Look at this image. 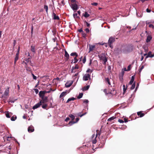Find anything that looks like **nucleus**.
<instances>
[{
  "mask_svg": "<svg viewBox=\"0 0 154 154\" xmlns=\"http://www.w3.org/2000/svg\"><path fill=\"white\" fill-rule=\"evenodd\" d=\"M133 45L132 44H129L125 46H123L122 53L124 54H127L132 51L133 50Z\"/></svg>",
  "mask_w": 154,
  "mask_h": 154,
  "instance_id": "1",
  "label": "nucleus"
},
{
  "mask_svg": "<svg viewBox=\"0 0 154 154\" xmlns=\"http://www.w3.org/2000/svg\"><path fill=\"white\" fill-rule=\"evenodd\" d=\"M115 41V38L113 37H111L108 40V44L109 46L111 48H113V46L112 45Z\"/></svg>",
  "mask_w": 154,
  "mask_h": 154,
  "instance_id": "2",
  "label": "nucleus"
},
{
  "mask_svg": "<svg viewBox=\"0 0 154 154\" xmlns=\"http://www.w3.org/2000/svg\"><path fill=\"white\" fill-rule=\"evenodd\" d=\"M122 49H123V46H121L120 47L115 49V51L117 54H120L122 53Z\"/></svg>",
  "mask_w": 154,
  "mask_h": 154,
  "instance_id": "3",
  "label": "nucleus"
},
{
  "mask_svg": "<svg viewBox=\"0 0 154 154\" xmlns=\"http://www.w3.org/2000/svg\"><path fill=\"white\" fill-rule=\"evenodd\" d=\"M103 91L105 93L106 95H107L108 94H111L112 95H114L116 93V92L115 90H113V91H110L108 93H107V89H105L103 90Z\"/></svg>",
  "mask_w": 154,
  "mask_h": 154,
  "instance_id": "4",
  "label": "nucleus"
},
{
  "mask_svg": "<svg viewBox=\"0 0 154 154\" xmlns=\"http://www.w3.org/2000/svg\"><path fill=\"white\" fill-rule=\"evenodd\" d=\"M48 97H42V99L40 101V102H41V104L45 103L48 102Z\"/></svg>",
  "mask_w": 154,
  "mask_h": 154,
  "instance_id": "5",
  "label": "nucleus"
},
{
  "mask_svg": "<svg viewBox=\"0 0 154 154\" xmlns=\"http://www.w3.org/2000/svg\"><path fill=\"white\" fill-rule=\"evenodd\" d=\"M98 57L100 60H102L103 61L107 60L106 57L103 54L99 55Z\"/></svg>",
  "mask_w": 154,
  "mask_h": 154,
  "instance_id": "6",
  "label": "nucleus"
},
{
  "mask_svg": "<svg viewBox=\"0 0 154 154\" xmlns=\"http://www.w3.org/2000/svg\"><path fill=\"white\" fill-rule=\"evenodd\" d=\"M71 7L75 11H76L78 9V6L76 3L72 4L71 5Z\"/></svg>",
  "mask_w": 154,
  "mask_h": 154,
  "instance_id": "7",
  "label": "nucleus"
},
{
  "mask_svg": "<svg viewBox=\"0 0 154 154\" xmlns=\"http://www.w3.org/2000/svg\"><path fill=\"white\" fill-rule=\"evenodd\" d=\"M90 75L89 74H86L83 77V79L85 81H87L89 79H90Z\"/></svg>",
  "mask_w": 154,
  "mask_h": 154,
  "instance_id": "8",
  "label": "nucleus"
},
{
  "mask_svg": "<svg viewBox=\"0 0 154 154\" xmlns=\"http://www.w3.org/2000/svg\"><path fill=\"white\" fill-rule=\"evenodd\" d=\"M42 105V104H41V102H39V103H38L36 104H35L33 107H32V109H37L38 107H39L41 105Z\"/></svg>",
  "mask_w": 154,
  "mask_h": 154,
  "instance_id": "9",
  "label": "nucleus"
},
{
  "mask_svg": "<svg viewBox=\"0 0 154 154\" xmlns=\"http://www.w3.org/2000/svg\"><path fill=\"white\" fill-rule=\"evenodd\" d=\"M152 52L150 51H149L147 55L145 57V60L149 57L152 58L154 57V53L151 54Z\"/></svg>",
  "mask_w": 154,
  "mask_h": 154,
  "instance_id": "10",
  "label": "nucleus"
},
{
  "mask_svg": "<svg viewBox=\"0 0 154 154\" xmlns=\"http://www.w3.org/2000/svg\"><path fill=\"white\" fill-rule=\"evenodd\" d=\"M46 92V91H40L39 93V97L41 98L42 97H45L44 95Z\"/></svg>",
  "mask_w": 154,
  "mask_h": 154,
  "instance_id": "11",
  "label": "nucleus"
},
{
  "mask_svg": "<svg viewBox=\"0 0 154 154\" xmlns=\"http://www.w3.org/2000/svg\"><path fill=\"white\" fill-rule=\"evenodd\" d=\"M79 120V119L78 118H77L75 119V122H74V121H70L69 122V125L70 126L72 125L73 124L77 122Z\"/></svg>",
  "mask_w": 154,
  "mask_h": 154,
  "instance_id": "12",
  "label": "nucleus"
},
{
  "mask_svg": "<svg viewBox=\"0 0 154 154\" xmlns=\"http://www.w3.org/2000/svg\"><path fill=\"white\" fill-rule=\"evenodd\" d=\"M97 131H97V133L96 134V136L95 138L94 139V140H93L92 141V142L93 144H95L96 143L97 141V140L96 139V137L98 135L100 136V133L97 132Z\"/></svg>",
  "mask_w": 154,
  "mask_h": 154,
  "instance_id": "13",
  "label": "nucleus"
},
{
  "mask_svg": "<svg viewBox=\"0 0 154 154\" xmlns=\"http://www.w3.org/2000/svg\"><path fill=\"white\" fill-rule=\"evenodd\" d=\"M28 132H32L34 131V128L32 126H30L28 127Z\"/></svg>",
  "mask_w": 154,
  "mask_h": 154,
  "instance_id": "14",
  "label": "nucleus"
},
{
  "mask_svg": "<svg viewBox=\"0 0 154 154\" xmlns=\"http://www.w3.org/2000/svg\"><path fill=\"white\" fill-rule=\"evenodd\" d=\"M95 48V45H89V52H90L91 51H93L94 49V48Z\"/></svg>",
  "mask_w": 154,
  "mask_h": 154,
  "instance_id": "15",
  "label": "nucleus"
},
{
  "mask_svg": "<svg viewBox=\"0 0 154 154\" xmlns=\"http://www.w3.org/2000/svg\"><path fill=\"white\" fill-rule=\"evenodd\" d=\"M73 82L71 81L69 83V82H67L65 84V86L66 88H69L70 87L72 84Z\"/></svg>",
  "mask_w": 154,
  "mask_h": 154,
  "instance_id": "16",
  "label": "nucleus"
},
{
  "mask_svg": "<svg viewBox=\"0 0 154 154\" xmlns=\"http://www.w3.org/2000/svg\"><path fill=\"white\" fill-rule=\"evenodd\" d=\"M65 57L66 58V60H68L69 57V55L66 50L65 51Z\"/></svg>",
  "mask_w": 154,
  "mask_h": 154,
  "instance_id": "17",
  "label": "nucleus"
},
{
  "mask_svg": "<svg viewBox=\"0 0 154 154\" xmlns=\"http://www.w3.org/2000/svg\"><path fill=\"white\" fill-rule=\"evenodd\" d=\"M152 39V36L150 35H148L146 38V42L147 43L150 42L151 39Z\"/></svg>",
  "mask_w": 154,
  "mask_h": 154,
  "instance_id": "18",
  "label": "nucleus"
},
{
  "mask_svg": "<svg viewBox=\"0 0 154 154\" xmlns=\"http://www.w3.org/2000/svg\"><path fill=\"white\" fill-rule=\"evenodd\" d=\"M137 114L138 116H139L140 117L143 116L145 115L144 113H142L141 111L137 112Z\"/></svg>",
  "mask_w": 154,
  "mask_h": 154,
  "instance_id": "19",
  "label": "nucleus"
},
{
  "mask_svg": "<svg viewBox=\"0 0 154 154\" xmlns=\"http://www.w3.org/2000/svg\"><path fill=\"white\" fill-rule=\"evenodd\" d=\"M5 115L7 118H10L11 116L12 115V113L11 112L9 113L8 112H7L5 114Z\"/></svg>",
  "mask_w": 154,
  "mask_h": 154,
  "instance_id": "20",
  "label": "nucleus"
},
{
  "mask_svg": "<svg viewBox=\"0 0 154 154\" xmlns=\"http://www.w3.org/2000/svg\"><path fill=\"white\" fill-rule=\"evenodd\" d=\"M9 93V88H8L5 90L4 94L5 96H7L8 95Z\"/></svg>",
  "mask_w": 154,
  "mask_h": 154,
  "instance_id": "21",
  "label": "nucleus"
},
{
  "mask_svg": "<svg viewBox=\"0 0 154 154\" xmlns=\"http://www.w3.org/2000/svg\"><path fill=\"white\" fill-rule=\"evenodd\" d=\"M105 81L106 82H107L109 85H111V83L109 80V79L108 78H105Z\"/></svg>",
  "mask_w": 154,
  "mask_h": 154,
  "instance_id": "22",
  "label": "nucleus"
},
{
  "mask_svg": "<svg viewBox=\"0 0 154 154\" xmlns=\"http://www.w3.org/2000/svg\"><path fill=\"white\" fill-rule=\"evenodd\" d=\"M43 104H42V108L45 109H47L46 108L48 106V104L46 103H42Z\"/></svg>",
  "mask_w": 154,
  "mask_h": 154,
  "instance_id": "23",
  "label": "nucleus"
},
{
  "mask_svg": "<svg viewBox=\"0 0 154 154\" xmlns=\"http://www.w3.org/2000/svg\"><path fill=\"white\" fill-rule=\"evenodd\" d=\"M75 99V98H74L73 97H72L69 98L68 99V100L67 101L66 103H69V101H72V100H74Z\"/></svg>",
  "mask_w": 154,
  "mask_h": 154,
  "instance_id": "24",
  "label": "nucleus"
},
{
  "mask_svg": "<svg viewBox=\"0 0 154 154\" xmlns=\"http://www.w3.org/2000/svg\"><path fill=\"white\" fill-rule=\"evenodd\" d=\"M89 85H87L86 87H85L82 88V90L83 91H85L86 90H87L89 88Z\"/></svg>",
  "mask_w": 154,
  "mask_h": 154,
  "instance_id": "25",
  "label": "nucleus"
},
{
  "mask_svg": "<svg viewBox=\"0 0 154 154\" xmlns=\"http://www.w3.org/2000/svg\"><path fill=\"white\" fill-rule=\"evenodd\" d=\"M66 92H62L60 96V97L61 98L65 96L66 95Z\"/></svg>",
  "mask_w": 154,
  "mask_h": 154,
  "instance_id": "26",
  "label": "nucleus"
},
{
  "mask_svg": "<svg viewBox=\"0 0 154 154\" xmlns=\"http://www.w3.org/2000/svg\"><path fill=\"white\" fill-rule=\"evenodd\" d=\"M69 116L72 119V121H73L75 119V116L72 114H70L69 115Z\"/></svg>",
  "mask_w": 154,
  "mask_h": 154,
  "instance_id": "27",
  "label": "nucleus"
},
{
  "mask_svg": "<svg viewBox=\"0 0 154 154\" xmlns=\"http://www.w3.org/2000/svg\"><path fill=\"white\" fill-rule=\"evenodd\" d=\"M86 114V112H85V113H83L82 114H81V113L79 112L78 113L77 115L78 116L82 117V116L85 115Z\"/></svg>",
  "mask_w": 154,
  "mask_h": 154,
  "instance_id": "28",
  "label": "nucleus"
},
{
  "mask_svg": "<svg viewBox=\"0 0 154 154\" xmlns=\"http://www.w3.org/2000/svg\"><path fill=\"white\" fill-rule=\"evenodd\" d=\"M84 16L85 17L87 18L89 17L90 15L88 14L87 12H85V14L84 15Z\"/></svg>",
  "mask_w": 154,
  "mask_h": 154,
  "instance_id": "29",
  "label": "nucleus"
},
{
  "mask_svg": "<svg viewBox=\"0 0 154 154\" xmlns=\"http://www.w3.org/2000/svg\"><path fill=\"white\" fill-rule=\"evenodd\" d=\"M31 51L34 53L35 52V46H32L31 47Z\"/></svg>",
  "mask_w": 154,
  "mask_h": 154,
  "instance_id": "30",
  "label": "nucleus"
},
{
  "mask_svg": "<svg viewBox=\"0 0 154 154\" xmlns=\"http://www.w3.org/2000/svg\"><path fill=\"white\" fill-rule=\"evenodd\" d=\"M44 8L45 10L47 13H48V7L47 5H45L44 6Z\"/></svg>",
  "mask_w": 154,
  "mask_h": 154,
  "instance_id": "31",
  "label": "nucleus"
},
{
  "mask_svg": "<svg viewBox=\"0 0 154 154\" xmlns=\"http://www.w3.org/2000/svg\"><path fill=\"white\" fill-rule=\"evenodd\" d=\"M144 68V66L143 65L141 66L140 67L138 70L139 72L140 73L141 72L142 70Z\"/></svg>",
  "mask_w": 154,
  "mask_h": 154,
  "instance_id": "32",
  "label": "nucleus"
},
{
  "mask_svg": "<svg viewBox=\"0 0 154 154\" xmlns=\"http://www.w3.org/2000/svg\"><path fill=\"white\" fill-rule=\"evenodd\" d=\"M116 117L114 116L111 117L108 119V121L109 122L113 120Z\"/></svg>",
  "mask_w": 154,
  "mask_h": 154,
  "instance_id": "33",
  "label": "nucleus"
},
{
  "mask_svg": "<svg viewBox=\"0 0 154 154\" xmlns=\"http://www.w3.org/2000/svg\"><path fill=\"white\" fill-rule=\"evenodd\" d=\"M83 94L82 93H80L79 94V96L77 97L78 99H80L83 96Z\"/></svg>",
  "mask_w": 154,
  "mask_h": 154,
  "instance_id": "34",
  "label": "nucleus"
},
{
  "mask_svg": "<svg viewBox=\"0 0 154 154\" xmlns=\"http://www.w3.org/2000/svg\"><path fill=\"white\" fill-rule=\"evenodd\" d=\"M123 93H125L126 91V89H127V87H125V85H123Z\"/></svg>",
  "mask_w": 154,
  "mask_h": 154,
  "instance_id": "35",
  "label": "nucleus"
},
{
  "mask_svg": "<svg viewBox=\"0 0 154 154\" xmlns=\"http://www.w3.org/2000/svg\"><path fill=\"white\" fill-rule=\"evenodd\" d=\"M17 119V117L16 116H13L11 118V120L12 121H15Z\"/></svg>",
  "mask_w": 154,
  "mask_h": 154,
  "instance_id": "36",
  "label": "nucleus"
},
{
  "mask_svg": "<svg viewBox=\"0 0 154 154\" xmlns=\"http://www.w3.org/2000/svg\"><path fill=\"white\" fill-rule=\"evenodd\" d=\"M53 19L54 20H60L59 17L58 16H56V15L53 17Z\"/></svg>",
  "mask_w": 154,
  "mask_h": 154,
  "instance_id": "37",
  "label": "nucleus"
},
{
  "mask_svg": "<svg viewBox=\"0 0 154 154\" xmlns=\"http://www.w3.org/2000/svg\"><path fill=\"white\" fill-rule=\"evenodd\" d=\"M135 86V82H134L132 85L131 87V90L133 89L134 88Z\"/></svg>",
  "mask_w": 154,
  "mask_h": 154,
  "instance_id": "38",
  "label": "nucleus"
},
{
  "mask_svg": "<svg viewBox=\"0 0 154 154\" xmlns=\"http://www.w3.org/2000/svg\"><path fill=\"white\" fill-rule=\"evenodd\" d=\"M31 58V57H29L28 58H26L25 59V61L27 62H29L30 61V63L31 64V61H30L29 59Z\"/></svg>",
  "mask_w": 154,
  "mask_h": 154,
  "instance_id": "39",
  "label": "nucleus"
},
{
  "mask_svg": "<svg viewBox=\"0 0 154 154\" xmlns=\"http://www.w3.org/2000/svg\"><path fill=\"white\" fill-rule=\"evenodd\" d=\"M18 58H19V57H16V56L15 57V60H14V64H16L17 61L18 60Z\"/></svg>",
  "mask_w": 154,
  "mask_h": 154,
  "instance_id": "40",
  "label": "nucleus"
},
{
  "mask_svg": "<svg viewBox=\"0 0 154 154\" xmlns=\"http://www.w3.org/2000/svg\"><path fill=\"white\" fill-rule=\"evenodd\" d=\"M131 68V65H129L127 67V71H129Z\"/></svg>",
  "mask_w": 154,
  "mask_h": 154,
  "instance_id": "41",
  "label": "nucleus"
},
{
  "mask_svg": "<svg viewBox=\"0 0 154 154\" xmlns=\"http://www.w3.org/2000/svg\"><path fill=\"white\" fill-rule=\"evenodd\" d=\"M77 14L76 13H74L73 14V16L74 18H75V17H76L77 18H79V16H77Z\"/></svg>",
  "mask_w": 154,
  "mask_h": 154,
  "instance_id": "42",
  "label": "nucleus"
},
{
  "mask_svg": "<svg viewBox=\"0 0 154 154\" xmlns=\"http://www.w3.org/2000/svg\"><path fill=\"white\" fill-rule=\"evenodd\" d=\"M86 61V56H85L83 60H82V63H85Z\"/></svg>",
  "mask_w": 154,
  "mask_h": 154,
  "instance_id": "43",
  "label": "nucleus"
},
{
  "mask_svg": "<svg viewBox=\"0 0 154 154\" xmlns=\"http://www.w3.org/2000/svg\"><path fill=\"white\" fill-rule=\"evenodd\" d=\"M85 23H86L87 25V26L88 27H89L90 26V24L88 23L86 21H85L84 22Z\"/></svg>",
  "mask_w": 154,
  "mask_h": 154,
  "instance_id": "44",
  "label": "nucleus"
},
{
  "mask_svg": "<svg viewBox=\"0 0 154 154\" xmlns=\"http://www.w3.org/2000/svg\"><path fill=\"white\" fill-rule=\"evenodd\" d=\"M74 63H77L78 60V59H77V58H76V57H75L74 58Z\"/></svg>",
  "mask_w": 154,
  "mask_h": 154,
  "instance_id": "45",
  "label": "nucleus"
},
{
  "mask_svg": "<svg viewBox=\"0 0 154 154\" xmlns=\"http://www.w3.org/2000/svg\"><path fill=\"white\" fill-rule=\"evenodd\" d=\"M74 67L75 69H78L79 68V66L77 64L75 65V66Z\"/></svg>",
  "mask_w": 154,
  "mask_h": 154,
  "instance_id": "46",
  "label": "nucleus"
},
{
  "mask_svg": "<svg viewBox=\"0 0 154 154\" xmlns=\"http://www.w3.org/2000/svg\"><path fill=\"white\" fill-rule=\"evenodd\" d=\"M92 72V70L90 69H87V70L86 71V72H90L91 73Z\"/></svg>",
  "mask_w": 154,
  "mask_h": 154,
  "instance_id": "47",
  "label": "nucleus"
},
{
  "mask_svg": "<svg viewBox=\"0 0 154 154\" xmlns=\"http://www.w3.org/2000/svg\"><path fill=\"white\" fill-rule=\"evenodd\" d=\"M149 27L150 28H151L153 29H154V26L152 24H150L149 25Z\"/></svg>",
  "mask_w": 154,
  "mask_h": 154,
  "instance_id": "48",
  "label": "nucleus"
},
{
  "mask_svg": "<svg viewBox=\"0 0 154 154\" xmlns=\"http://www.w3.org/2000/svg\"><path fill=\"white\" fill-rule=\"evenodd\" d=\"M91 5H92L97 6L98 5V3L96 2H94L93 3H92L91 4Z\"/></svg>",
  "mask_w": 154,
  "mask_h": 154,
  "instance_id": "49",
  "label": "nucleus"
},
{
  "mask_svg": "<svg viewBox=\"0 0 154 154\" xmlns=\"http://www.w3.org/2000/svg\"><path fill=\"white\" fill-rule=\"evenodd\" d=\"M88 102H89V101H88V100H84L83 101V103H88Z\"/></svg>",
  "mask_w": 154,
  "mask_h": 154,
  "instance_id": "50",
  "label": "nucleus"
},
{
  "mask_svg": "<svg viewBox=\"0 0 154 154\" xmlns=\"http://www.w3.org/2000/svg\"><path fill=\"white\" fill-rule=\"evenodd\" d=\"M82 36L83 37H85L86 36V34L85 33H84L83 32H82Z\"/></svg>",
  "mask_w": 154,
  "mask_h": 154,
  "instance_id": "51",
  "label": "nucleus"
},
{
  "mask_svg": "<svg viewBox=\"0 0 154 154\" xmlns=\"http://www.w3.org/2000/svg\"><path fill=\"white\" fill-rule=\"evenodd\" d=\"M32 74L33 76V79L35 80H36L37 79V77L35 76L32 73Z\"/></svg>",
  "mask_w": 154,
  "mask_h": 154,
  "instance_id": "52",
  "label": "nucleus"
},
{
  "mask_svg": "<svg viewBox=\"0 0 154 154\" xmlns=\"http://www.w3.org/2000/svg\"><path fill=\"white\" fill-rule=\"evenodd\" d=\"M118 121L120 123H123L124 122V121L123 120H122V119H119L118 120Z\"/></svg>",
  "mask_w": 154,
  "mask_h": 154,
  "instance_id": "53",
  "label": "nucleus"
},
{
  "mask_svg": "<svg viewBox=\"0 0 154 154\" xmlns=\"http://www.w3.org/2000/svg\"><path fill=\"white\" fill-rule=\"evenodd\" d=\"M134 81L133 80H131L130 82H129V84L130 85H132L133 83L134 82Z\"/></svg>",
  "mask_w": 154,
  "mask_h": 154,
  "instance_id": "54",
  "label": "nucleus"
},
{
  "mask_svg": "<svg viewBox=\"0 0 154 154\" xmlns=\"http://www.w3.org/2000/svg\"><path fill=\"white\" fill-rule=\"evenodd\" d=\"M76 54V52H73L70 55L71 56H74Z\"/></svg>",
  "mask_w": 154,
  "mask_h": 154,
  "instance_id": "55",
  "label": "nucleus"
},
{
  "mask_svg": "<svg viewBox=\"0 0 154 154\" xmlns=\"http://www.w3.org/2000/svg\"><path fill=\"white\" fill-rule=\"evenodd\" d=\"M34 90L35 91V93L36 94H38V89H34Z\"/></svg>",
  "mask_w": 154,
  "mask_h": 154,
  "instance_id": "56",
  "label": "nucleus"
},
{
  "mask_svg": "<svg viewBox=\"0 0 154 154\" xmlns=\"http://www.w3.org/2000/svg\"><path fill=\"white\" fill-rule=\"evenodd\" d=\"M28 62H23V63H24L26 64V66H25V67H27V66L28 65Z\"/></svg>",
  "mask_w": 154,
  "mask_h": 154,
  "instance_id": "57",
  "label": "nucleus"
},
{
  "mask_svg": "<svg viewBox=\"0 0 154 154\" xmlns=\"http://www.w3.org/2000/svg\"><path fill=\"white\" fill-rule=\"evenodd\" d=\"M70 119L69 117H67L66 119H65V121L66 122H67Z\"/></svg>",
  "mask_w": 154,
  "mask_h": 154,
  "instance_id": "58",
  "label": "nucleus"
},
{
  "mask_svg": "<svg viewBox=\"0 0 154 154\" xmlns=\"http://www.w3.org/2000/svg\"><path fill=\"white\" fill-rule=\"evenodd\" d=\"M85 31H86V32L88 33L89 32V30L88 28H86L85 29Z\"/></svg>",
  "mask_w": 154,
  "mask_h": 154,
  "instance_id": "59",
  "label": "nucleus"
},
{
  "mask_svg": "<svg viewBox=\"0 0 154 154\" xmlns=\"http://www.w3.org/2000/svg\"><path fill=\"white\" fill-rule=\"evenodd\" d=\"M56 14L54 13V11L53 12V14H52V17H54L56 15Z\"/></svg>",
  "mask_w": 154,
  "mask_h": 154,
  "instance_id": "60",
  "label": "nucleus"
},
{
  "mask_svg": "<svg viewBox=\"0 0 154 154\" xmlns=\"http://www.w3.org/2000/svg\"><path fill=\"white\" fill-rule=\"evenodd\" d=\"M146 11L147 12L149 13L151 11V10L149 9L148 8H147L146 9Z\"/></svg>",
  "mask_w": 154,
  "mask_h": 154,
  "instance_id": "61",
  "label": "nucleus"
},
{
  "mask_svg": "<svg viewBox=\"0 0 154 154\" xmlns=\"http://www.w3.org/2000/svg\"><path fill=\"white\" fill-rule=\"evenodd\" d=\"M134 75L132 76L131 78V80L134 81Z\"/></svg>",
  "mask_w": 154,
  "mask_h": 154,
  "instance_id": "62",
  "label": "nucleus"
},
{
  "mask_svg": "<svg viewBox=\"0 0 154 154\" xmlns=\"http://www.w3.org/2000/svg\"><path fill=\"white\" fill-rule=\"evenodd\" d=\"M16 43V41L15 40H14V42L13 43L14 46H15Z\"/></svg>",
  "mask_w": 154,
  "mask_h": 154,
  "instance_id": "63",
  "label": "nucleus"
},
{
  "mask_svg": "<svg viewBox=\"0 0 154 154\" xmlns=\"http://www.w3.org/2000/svg\"><path fill=\"white\" fill-rule=\"evenodd\" d=\"M78 31L80 32H82H82H83L82 29H79L78 30Z\"/></svg>",
  "mask_w": 154,
  "mask_h": 154,
  "instance_id": "64",
  "label": "nucleus"
}]
</instances>
